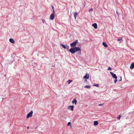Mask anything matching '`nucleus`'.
Segmentation results:
<instances>
[{
  "mask_svg": "<svg viewBox=\"0 0 134 134\" xmlns=\"http://www.w3.org/2000/svg\"><path fill=\"white\" fill-rule=\"evenodd\" d=\"M78 40H76L75 41L73 42L72 43H71L70 44V46L71 47H75L76 46V44L78 43Z\"/></svg>",
  "mask_w": 134,
  "mask_h": 134,
  "instance_id": "f257e3e1",
  "label": "nucleus"
},
{
  "mask_svg": "<svg viewBox=\"0 0 134 134\" xmlns=\"http://www.w3.org/2000/svg\"><path fill=\"white\" fill-rule=\"evenodd\" d=\"M33 112L32 111H31L27 115L26 118H28L30 117H31L32 116Z\"/></svg>",
  "mask_w": 134,
  "mask_h": 134,
  "instance_id": "f03ea898",
  "label": "nucleus"
},
{
  "mask_svg": "<svg viewBox=\"0 0 134 134\" xmlns=\"http://www.w3.org/2000/svg\"><path fill=\"white\" fill-rule=\"evenodd\" d=\"M75 53L77 51H80V53H81V50L80 48L79 47H74Z\"/></svg>",
  "mask_w": 134,
  "mask_h": 134,
  "instance_id": "7ed1b4c3",
  "label": "nucleus"
},
{
  "mask_svg": "<svg viewBox=\"0 0 134 134\" xmlns=\"http://www.w3.org/2000/svg\"><path fill=\"white\" fill-rule=\"evenodd\" d=\"M110 73L111 75L112 76L113 78L115 79H117V77L116 75V74H114L113 72H110Z\"/></svg>",
  "mask_w": 134,
  "mask_h": 134,
  "instance_id": "20e7f679",
  "label": "nucleus"
},
{
  "mask_svg": "<svg viewBox=\"0 0 134 134\" xmlns=\"http://www.w3.org/2000/svg\"><path fill=\"white\" fill-rule=\"evenodd\" d=\"M69 51L72 54H73L75 53V51L74 48L73 47H72L69 50Z\"/></svg>",
  "mask_w": 134,
  "mask_h": 134,
  "instance_id": "39448f33",
  "label": "nucleus"
},
{
  "mask_svg": "<svg viewBox=\"0 0 134 134\" xmlns=\"http://www.w3.org/2000/svg\"><path fill=\"white\" fill-rule=\"evenodd\" d=\"M54 14L53 13H52L50 16V19L51 20H53L54 18Z\"/></svg>",
  "mask_w": 134,
  "mask_h": 134,
  "instance_id": "423d86ee",
  "label": "nucleus"
},
{
  "mask_svg": "<svg viewBox=\"0 0 134 134\" xmlns=\"http://www.w3.org/2000/svg\"><path fill=\"white\" fill-rule=\"evenodd\" d=\"M69 109H70L71 111H72L74 109V106L73 105H69L68 107Z\"/></svg>",
  "mask_w": 134,
  "mask_h": 134,
  "instance_id": "0eeeda50",
  "label": "nucleus"
},
{
  "mask_svg": "<svg viewBox=\"0 0 134 134\" xmlns=\"http://www.w3.org/2000/svg\"><path fill=\"white\" fill-rule=\"evenodd\" d=\"M89 78V75L88 74L86 73L85 75L83 77V79H88Z\"/></svg>",
  "mask_w": 134,
  "mask_h": 134,
  "instance_id": "6e6552de",
  "label": "nucleus"
},
{
  "mask_svg": "<svg viewBox=\"0 0 134 134\" xmlns=\"http://www.w3.org/2000/svg\"><path fill=\"white\" fill-rule=\"evenodd\" d=\"M92 26L95 29L97 28V25L96 23H94L92 25Z\"/></svg>",
  "mask_w": 134,
  "mask_h": 134,
  "instance_id": "1a4fd4ad",
  "label": "nucleus"
},
{
  "mask_svg": "<svg viewBox=\"0 0 134 134\" xmlns=\"http://www.w3.org/2000/svg\"><path fill=\"white\" fill-rule=\"evenodd\" d=\"M102 44L103 46H104V47H107L108 46L106 43L105 42H103Z\"/></svg>",
  "mask_w": 134,
  "mask_h": 134,
  "instance_id": "9d476101",
  "label": "nucleus"
},
{
  "mask_svg": "<svg viewBox=\"0 0 134 134\" xmlns=\"http://www.w3.org/2000/svg\"><path fill=\"white\" fill-rule=\"evenodd\" d=\"M134 68V63H132L130 66V68L132 69Z\"/></svg>",
  "mask_w": 134,
  "mask_h": 134,
  "instance_id": "9b49d317",
  "label": "nucleus"
},
{
  "mask_svg": "<svg viewBox=\"0 0 134 134\" xmlns=\"http://www.w3.org/2000/svg\"><path fill=\"white\" fill-rule=\"evenodd\" d=\"M9 41L12 43H15V41L13 39L10 38L9 39Z\"/></svg>",
  "mask_w": 134,
  "mask_h": 134,
  "instance_id": "f8f14e48",
  "label": "nucleus"
},
{
  "mask_svg": "<svg viewBox=\"0 0 134 134\" xmlns=\"http://www.w3.org/2000/svg\"><path fill=\"white\" fill-rule=\"evenodd\" d=\"M77 102V100H76V99H74V100L72 101V103L73 104L75 103V104H76Z\"/></svg>",
  "mask_w": 134,
  "mask_h": 134,
  "instance_id": "ddd939ff",
  "label": "nucleus"
},
{
  "mask_svg": "<svg viewBox=\"0 0 134 134\" xmlns=\"http://www.w3.org/2000/svg\"><path fill=\"white\" fill-rule=\"evenodd\" d=\"M73 15L75 19H76V16L77 15V12H75Z\"/></svg>",
  "mask_w": 134,
  "mask_h": 134,
  "instance_id": "4468645a",
  "label": "nucleus"
},
{
  "mask_svg": "<svg viewBox=\"0 0 134 134\" xmlns=\"http://www.w3.org/2000/svg\"><path fill=\"white\" fill-rule=\"evenodd\" d=\"M98 123L97 121H94V125L95 126L97 125Z\"/></svg>",
  "mask_w": 134,
  "mask_h": 134,
  "instance_id": "2eb2a0df",
  "label": "nucleus"
},
{
  "mask_svg": "<svg viewBox=\"0 0 134 134\" xmlns=\"http://www.w3.org/2000/svg\"><path fill=\"white\" fill-rule=\"evenodd\" d=\"M60 45L62 46V47H63L64 48H66V44L65 45L62 44H60Z\"/></svg>",
  "mask_w": 134,
  "mask_h": 134,
  "instance_id": "dca6fc26",
  "label": "nucleus"
},
{
  "mask_svg": "<svg viewBox=\"0 0 134 134\" xmlns=\"http://www.w3.org/2000/svg\"><path fill=\"white\" fill-rule=\"evenodd\" d=\"M66 50L67 51H69V46L67 44H66Z\"/></svg>",
  "mask_w": 134,
  "mask_h": 134,
  "instance_id": "f3484780",
  "label": "nucleus"
},
{
  "mask_svg": "<svg viewBox=\"0 0 134 134\" xmlns=\"http://www.w3.org/2000/svg\"><path fill=\"white\" fill-rule=\"evenodd\" d=\"M42 21L43 23L46 24V23L45 20L43 19H42Z\"/></svg>",
  "mask_w": 134,
  "mask_h": 134,
  "instance_id": "a211bd4d",
  "label": "nucleus"
},
{
  "mask_svg": "<svg viewBox=\"0 0 134 134\" xmlns=\"http://www.w3.org/2000/svg\"><path fill=\"white\" fill-rule=\"evenodd\" d=\"M85 88H90V86L88 85L85 86H84Z\"/></svg>",
  "mask_w": 134,
  "mask_h": 134,
  "instance_id": "6ab92c4d",
  "label": "nucleus"
},
{
  "mask_svg": "<svg viewBox=\"0 0 134 134\" xmlns=\"http://www.w3.org/2000/svg\"><path fill=\"white\" fill-rule=\"evenodd\" d=\"M72 80H69L68 81V84H69L71 82H72Z\"/></svg>",
  "mask_w": 134,
  "mask_h": 134,
  "instance_id": "aec40b11",
  "label": "nucleus"
},
{
  "mask_svg": "<svg viewBox=\"0 0 134 134\" xmlns=\"http://www.w3.org/2000/svg\"><path fill=\"white\" fill-rule=\"evenodd\" d=\"M121 116V114H120L117 117V119L119 120H120V117Z\"/></svg>",
  "mask_w": 134,
  "mask_h": 134,
  "instance_id": "412c9836",
  "label": "nucleus"
},
{
  "mask_svg": "<svg viewBox=\"0 0 134 134\" xmlns=\"http://www.w3.org/2000/svg\"><path fill=\"white\" fill-rule=\"evenodd\" d=\"M122 39V38L121 37H120L119 38H118V41H120Z\"/></svg>",
  "mask_w": 134,
  "mask_h": 134,
  "instance_id": "4be33fe9",
  "label": "nucleus"
},
{
  "mask_svg": "<svg viewBox=\"0 0 134 134\" xmlns=\"http://www.w3.org/2000/svg\"><path fill=\"white\" fill-rule=\"evenodd\" d=\"M93 11V8H91V9H90L88 11H89V12H92Z\"/></svg>",
  "mask_w": 134,
  "mask_h": 134,
  "instance_id": "5701e85b",
  "label": "nucleus"
},
{
  "mask_svg": "<svg viewBox=\"0 0 134 134\" xmlns=\"http://www.w3.org/2000/svg\"><path fill=\"white\" fill-rule=\"evenodd\" d=\"M94 86L98 87L99 86V85L97 84H96L95 85H94Z\"/></svg>",
  "mask_w": 134,
  "mask_h": 134,
  "instance_id": "b1692460",
  "label": "nucleus"
},
{
  "mask_svg": "<svg viewBox=\"0 0 134 134\" xmlns=\"http://www.w3.org/2000/svg\"><path fill=\"white\" fill-rule=\"evenodd\" d=\"M117 81L118 80L117 79H115V80L114 81V82L115 83H116Z\"/></svg>",
  "mask_w": 134,
  "mask_h": 134,
  "instance_id": "393cba45",
  "label": "nucleus"
},
{
  "mask_svg": "<svg viewBox=\"0 0 134 134\" xmlns=\"http://www.w3.org/2000/svg\"><path fill=\"white\" fill-rule=\"evenodd\" d=\"M71 124V122H68V124H67V125H68V126H69Z\"/></svg>",
  "mask_w": 134,
  "mask_h": 134,
  "instance_id": "a878e982",
  "label": "nucleus"
},
{
  "mask_svg": "<svg viewBox=\"0 0 134 134\" xmlns=\"http://www.w3.org/2000/svg\"><path fill=\"white\" fill-rule=\"evenodd\" d=\"M108 70H111V68H110V67H109L108 68Z\"/></svg>",
  "mask_w": 134,
  "mask_h": 134,
  "instance_id": "bb28decb",
  "label": "nucleus"
},
{
  "mask_svg": "<svg viewBox=\"0 0 134 134\" xmlns=\"http://www.w3.org/2000/svg\"><path fill=\"white\" fill-rule=\"evenodd\" d=\"M103 104H99L98 105L99 106H102V105H103Z\"/></svg>",
  "mask_w": 134,
  "mask_h": 134,
  "instance_id": "cd10ccee",
  "label": "nucleus"
},
{
  "mask_svg": "<svg viewBox=\"0 0 134 134\" xmlns=\"http://www.w3.org/2000/svg\"><path fill=\"white\" fill-rule=\"evenodd\" d=\"M51 7H52V9H53V10H54V7H53V5H52V6H51Z\"/></svg>",
  "mask_w": 134,
  "mask_h": 134,
  "instance_id": "c85d7f7f",
  "label": "nucleus"
},
{
  "mask_svg": "<svg viewBox=\"0 0 134 134\" xmlns=\"http://www.w3.org/2000/svg\"><path fill=\"white\" fill-rule=\"evenodd\" d=\"M53 13L54 14L55 12H54V10H53Z\"/></svg>",
  "mask_w": 134,
  "mask_h": 134,
  "instance_id": "c756f323",
  "label": "nucleus"
},
{
  "mask_svg": "<svg viewBox=\"0 0 134 134\" xmlns=\"http://www.w3.org/2000/svg\"><path fill=\"white\" fill-rule=\"evenodd\" d=\"M120 78H121V79H120V80L119 81H121V80H121V77H120Z\"/></svg>",
  "mask_w": 134,
  "mask_h": 134,
  "instance_id": "7c9ffc66",
  "label": "nucleus"
},
{
  "mask_svg": "<svg viewBox=\"0 0 134 134\" xmlns=\"http://www.w3.org/2000/svg\"><path fill=\"white\" fill-rule=\"evenodd\" d=\"M27 129H29V127H27Z\"/></svg>",
  "mask_w": 134,
  "mask_h": 134,
  "instance_id": "2f4dec72",
  "label": "nucleus"
},
{
  "mask_svg": "<svg viewBox=\"0 0 134 134\" xmlns=\"http://www.w3.org/2000/svg\"><path fill=\"white\" fill-rule=\"evenodd\" d=\"M116 13L117 14H118V12H116Z\"/></svg>",
  "mask_w": 134,
  "mask_h": 134,
  "instance_id": "473e14b6",
  "label": "nucleus"
}]
</instances>
